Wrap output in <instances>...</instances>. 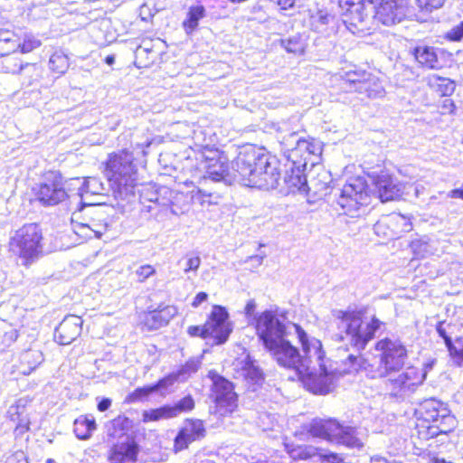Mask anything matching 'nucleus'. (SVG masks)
Segmentation results:
<instances>
[{"label": "nucleus", "instance_id": "7", "mask_svg": "<svg viewBox=\"0 0 463 463\" xmlns=\"http://www.w3.org/2000/svg\"><path fill=\"white\" fill-rule=\"evenodd\" d=\"M78 179H66L58 171L46 173L36 185V200L43 206H55L69 199L73 194V185Z\"/></svg>", "mask_w": 463, "mask_h": 463}, {"label": "nucleus", "instance_id": "32", "mask_svg": "<svg viewBox=\"0 0 463 463\" xmlns=\"http://www.w3.org/2000/svg\"><path fill=\"white\" fill-rule=\"evenodd\" d=\"M335 423L336 420L334 419H315L309 423L307 430L313 437L330 440L335 430Z\"/></svg>", "mask_w": 463, "mask_h": 463}, {"label": "nucleus", "instance_id": "36", "mask_svg": "<svg viewBox=\"0 0 463 463\" xmlns=\"http://www.w3.org/2000/svg\"><path fill=\"white\" fill-rule=\"evenodd\" d=\"M95 430L96 421L92 416H80L74 420L73 431L79 439H89Z\"/></svg>", "mask_w": 463, "mask_h": 463}, {"label": "nucleus", "instance_id": "62", "mask_svg": "<svg viewBox=\"0 0 463 463\" xmlns=\"http://www.w3.org/2000/svg\"><path fill=\"white\" fill-rule=\"evenodd\" d=\"M321 457L328 463H343V458L335 452L324 453Z\"/></svg>", "mask_w": 463, "mask_h": 463}, {"label": "nucleus", "instance_id": "15", "mask_svg": "<svg viewBox=\"0 0 463 463\" xmlns=\"http://www.w3.org/2000/svg\"><path fill=\"white\" fill-rule=\"evenodd\" d=\"M424 380V374L420 375L419 369L411 366L399 373L396 377H389L385 386L390 391L392 396L403 398L414 392L418 386L422 384Z\"/></svg>", "mask_w": 463, "mask_h": 463}, {"label": "nucleus", "instance_id": "49", "mask_svg": "<svg viewBox=\"0 0 463 463\" xmlns=\"http://www.w3.org/2000/svg\"><path fill=\"white\" fill-rule=\"evenodd\" d=\"M168 404L161 406L160 408L150 410L144 412L145 420H158L160 419H170L173 418L170 415Z\"/></svg>", "mask_w": 463, "mask_h": 463}, {"label": "nucleus", "instance_id": "44", "mask_svg": "<svg viewBox=\"0 0 463 463\" xmlns=\"http://www.w3.org/2000/svg\"><path fill=\"white\" fill-rule=\"evenodd\" d=\"M196 440L194 436L191 433V430H187L184 426L177 433L175 438V451H182L188 448L189 444Z\"/></svg>", "mask_w": 463, "mask_h": 463}, {"label": "nucleus", "instance_id": "17", "mask_svg": "<svg viewBox=\"0 0 463 463\" xmlns=\"http://www.w3.org/2000/svg\"><path fill=\"white\" fill-rule=\"evenodd\" d=\"M212 156H205V160L203 162V167L205 169L204 178L215 182L223 181L229 184L232 181L238 182L232 165L231 169L229 167L227 156L221 155L218 151L212 152Z\"/></svg>", "mask_w": 463, "mask_h": 463}, {"label": "nucleus", "instance_id": "48", "mask_svg": "<svg viewBox=\"0 0 463 463\" xmlns=\"http://www.w3.org/2000/svg\"><path fill=\"white\" fill-rule=\"evenodd\" d=\"M154 390L152 385H146L143 387L137 388L134 392L129 393L126 401L130 403H135L138 402H142L144 399L147 398L150 394L154 393Z\"/></svg>", "mask_w": 463, "mask_h": 463}, {"label": "nucleus", "instance_id": "58", "mask_svg": "<svg viewBox=\"0 0 463 463\" xmlns=\"http://www.w3.org/2000/svg\"><path fill=\"white\" fill-rule=\"evenodd\" d=\"M200 367V362L196 359H191L187 361L178 371L177 374L178 376H182L184 374L190 375L191 373H194L197 372V370Z\"/></svg>", "mask_w": 463, "mask_h": 463}, {"label": "nucleus", "instance_id": "10", "mask_svg": "<svg viewBox=\"0 0 463 463\" xmlns=\"http://www.w3.org/2000/svg\"><path fill=\"white\" fill-rule=\"evenodd\" d=\"M42 230L37 223L25 224L11 237L10 250L28 265L42 253Z\"/></svg>", "mask_w": 463, "mask_h": 463}, {"label": "nucleus", "instance_id": "11", "mask_svg": "<svg viewBox=\"0 0 463 463\" xmlns=\"http://www.w3.org/2000/svg\"><path fill=\"white\" fill-rule=\"evenodd\" d=\"M229 314L222 306H214L208 320L203 326H190L187 334L192 337L203 339L213 338V345L224 344L232 332V324L228 320Z\"/></svg>", "mask_w": 463, "mask_h": 463}, {"label": "nucleus", "instance_id": "14", "mask_svg": "<svg viewBox=\"0 0 463 463\" xmlns=\"http://www.w3.org/2000/svg\"><path fill=\"white\" fill-rule=\"evenodd\" d=\"M373 5V24L379 22L383 25L391 26L401 23L411 14L408 0H377Z\"/></svg>", "mask_w": 463, "mask_h": 463}, {"label": "nucleus", "instance_id": "26", "mask_svg": "<svg viewBox=\"0 0 463 463\" xmlns=\"http://www.w3.org/2000/svg\"><path fill=\"white\" fill-rule=\"evenodd\" d=\"M322 153V144L319 140L302 137L297 150V160H301L307 165L317 164Z\"/></svg>", "mask_w": 463, "mask_h": 463}, {"label": "nucleus", "instance_id": "42", "mask_svg": "<svg viewBox=\"0 0 463 463\" xmlns=\"http://www.w3.org/2000/svg\"><path fill=\"white\" fill-rule=\"evenodd\" d=\"M279 42L280 46L289 53L302 54L305 51V43L298 34L286 39H280Z\"/></svg>", "mask_w": 463, "mask_h": 463}, {"label": "nucleus", "instance_id": "5", "mask_svg": "<svg viewBox=\"0 0 463 463\" xmlns=\"http://www.w3.org/2000/svg\"><path fill=\"white\" fill-rule=\"evenodd\" d=\"M294 326L302 345L303 355L300 354L299 350L290 343L288 337H284L272 347L266 349V351L269 352L279 365L298 373L299 371L307 370V362H311L314 350L312 348V341L309 342L305 330L298 325H294Z\"/></svg>", "mask_w": 463, "mask_h": 463}, {"label": "nucleus", "instance_id": "50", "mask_svg": "<svg viewBox=\"0 0 463 463\" xmlns=\"http://www.w3.org/2000/svg\"><path fill=\"white\" fill-rule=\"evenodd\" d=\"M362 75H363V72L362 73H357L355 71L346 72L345 78L344 80H345L344 84L345 86L343 87L345 90V91H350V92L354 91L355 87L360 85V83L363 80Z\"/></svg>", "mask_w": 463, "mask_h": 463}, {"label": "nucleus", "instance_id": "29", "mask_svg": "<svg viewBox=\"0 0 463 463\" xmlns=\"http://www.w3.org/2000/svg\"><path fill=\"white\" fill-rule=\"evenodd\" d=\"M363 80L354 89V92L364 94L369 99L383 97L384 89L379 80L366 72H363Z\"/></svg>", "mask_w": 463, "mask_h": 463}, {"label": "nucleus", "instance_id": "25", "mask_svg": "<svg viewBox=\"0 0 463 463\" xmlns=\"http://www.w3.org/2000/svg\"><path fill=\"white\" fill-rule=\"evenodd\" d=\"M330 441L344 445L351 449H361L364 444L358 438V431L355 427L344 425L336 420L335 430Z\"/></svg>", "mask_w": 463, "mask_h": 463}, {"label": "nucleus", "instance_id": "41", "mask_svg": "<svg viewBox=\"0 0 463 463\" xmlns=\"http://www.w3.org/2000/svg\"><path fill=\"white\" fill-rule=\"evenodd\" d=\"M49 68L58 74L65 73L69 68L68 57L61 51L53 52L49 60Z\"/></svg>", "mask_w": 463, "mask_h": 463}, {"label": "nucleus", "instance_id": "33", "mask_svg": "<svg viewBox=\"0 0 463 463\" xmlns=\"http://www.w3.org/2000/svg\"><path fill=\"white\" fill-rule=\"evenodd\" d=\"M241 368V375L244 380L251 385H260L264 381V374L262 370L255 364V362L248 356L242 361Z\"/></svg>", "mask_w": 463, "mask_h": 463}, {"label": "nucleus", "instance_id": "16", "mask_svg": "<svg viewBox=\"0 0 463 463\" xmlns=\"http://www.w3.org/2000/svg\"><path fill=\"white\" fill-rule=\"evenodd\" d=\"M368 177L373 186L372 194L382 203L394 201L402 196V185L387 172H373Z\"/></svg>", "mask_w": 463, "mask_h": 463}, {"label": "nucleus", "instance_id": "22", "mask_svg": "<svg viewBox=\"0 0 463 463\" xmlns=\"http://www.w3.org/2000/svg\"><path fill=\"white\" fill-rule=\"evenodd\" d=\"M307 165L301 160L291 161L290 166L286 170L283 183L291 193H303L306 194L307 189V176L304 175V170Z\"/></svg>", "mask_w": 463, "mask_h": 463}, {"label": "nucleus", "instance_id": "3", "mask_svg": "<svg viewBox=\"0 0 463 463\" xmlns=\"http://www.w3.org/2000/svg\"><path fill=\"white\" fill-rule=\"evenodd\" d=\"M134 160L133 154L128 150L109 156L106 172L108 182L116 198L126 200L135 194L138 173Z\"/></svg>", "mask_w": 463, "mask_h": 463}, {"label": "nucleus", "instance_id": "54", "mask_svg": "<svg viewBox=\"0 0 463 463\" xmlns=\"http://www.w3.org/2000/svg\"><path fill=\"white\" fill-rule=\"evenodd\" d=\"M19 38L1 41L0 42V55L14 53L19 49Z\"/></svg>", "mask_w": 463, "mask_h": 463}, {"label": "nucleus", "instance_id": "60", "mask_svg": "<svg viewBox=\"0 0 463 463\" xmlns=\"http://www.w3.org/2000/svg\"><path fill=\"white\" fill-rule=\"evenodd\" d=\"M201 264V259L199 256H190L186 260L185 267L184 269V273H188L190 271H196Z\"/></svg>", "mask_w": 463, "mask_h": 463}, {"label": "nucleus", "instance_id": "38", "mask_svg": "<svg viewBox=\"0 0 463 463\" xmlns=\"http://www.w3.org/2000/svg\"><path fill=\"white\" fill-rule=\"evenodd\" d=\"M205 9L203 5L191 6L186 19L183 22V27L187 35L192 34L198 27L199 21L204 17Z\"/></svg>", "mask_w": 463, "mask_h": 463}, {"label": "nucleus", "instance_id": "35", "mask_svg": "<svg viewBox=\"0 0 463 463\" xmlns=\"http://www.w3.org/2000/svg\"><path fill=\"white\" fill-rule=\"evenodd\" d=\"M174 195H177L175 191L169 189L166 186H162L156 192H152L150 197H147V201L154 203L155 205L157 204L170 207L171 213L177 215L178 212L173 207V199L175 198Z\"/></svg>", "mask_w": 463, "mask_h": 463}, {"label": "nucleus", "instance_id": "39", "mask_svg": "<svg viewBox=\"0 0 463 463\" xmlns=\"http://www.w3.org/2000/svg\"><path fill=\"white\" fill-rule=\"evenodd\" d=\"M302 137L298 132H291L284 136L280 141L284 154L289 161L297 160V150Z\"/></svg>", "mask_w": 463, "mask_h": 463}, {"label": "nucleus", "instance_id": "23", "mask_svg": "<svg viewBox=\"0 0 463 463\" xmlns=\"http://www.w3.org/2000/svg\"><path fill=\"white\" fill-rule=\"evenodd\" d=\"M311 25L321 33L330 34L341 31L340 18L326 9H319L311 15Z\"/></svg>", "mask_w": 463, "mask_h": 463}, {"label": "nucleus", "instance_id": "53", "mask_svg": "<svg viewBox=\"0 0 463 463\" xmlns=\"http://www.w3.org/2000/svg\"><path fill=\"white\" fill-rule=\"evenodd\" d=\"M178 378L179 376L177 373H170L151 385L154 392H156L173 385L178 380Z\"/></svg>", "mask_w": 463, "mask_h": 463}, {"label": "nucleus", "instance_id": "13", "mask_svg": "<svg viewBox=\"0 0 463 463\" xmlns=\"http://www.w3.org/2000/svg\"><path fill=\"white\" fill-rule=\"evenodd\" d=\"M286 317L279 316L276 310H265L255 317L256 334L265 350L288 337Z\"/></svg>", "mask_w": 463, "mask_h": 463}, {"label": "nucleus", "instance_id": "37", "mask_svg": "<svg viewBox=\"0 0 463 463\" xmlns=\"http://www.w3.org/2000/svg\"><path fill=\"white\" fill-rule=\"evenodd\" d=\"M455 426L456 419L451 414L450 411H449L444 417H440L437 423H433L428 427V433L431 438H434L439 434H448L451 432Z\"/></svg>", "mask_w": 463, "mask_h": 463}, {"label": "nucleus", "instance_id": "43", "mask_svg": "<svg viewBox=\"0 0 463 463\" xmlns=\"http://www.w3.org/2000/svg\"><path fill=\"white\" fill-rule=\"evenodd\" d=\"M21 361L23 364H28V370H23V373L27 374L43 361V354L37 350H29L22 354Z\"/></svg>", "mask_w": 463, "mask_h": 463}, {"label": "nucleus", "instance_id": "34", "mask_svg": "<svg viewBox=\"0 0 463 463\" xmlns=\"http://www.w3.org/2000/svg\"><path fill=\"white\" fill-rule=\"evenodd\" d=\"M384 224L392 229L393 236H400L412 229L411 219L401 213H392L384 220Z\"/></svg>", "mask_w": 463, "mask_h": 463}, {"label": "nucleus", "instance_id": "31", "mask_svg": "<svg viewBox=\"0 0 463 463\" xmlns=\"http://www.w3.org/2000/svg\"><path fill=\"white\" fill-rule=\"evenodd\" d=\"M132 427L133 421L129 418L119 415L107 425L108 436L122 440L124 437H131L128 432Z\"/></svg>", "mask_w": 463, "mask_h": 463}, {"label": "nucleus", "instance_id": "6", "mask_svg": "<svg viewBox=\"0 0 463 463\" xmlns=\"http://www.w3.org/2000/svg\"><path fill=\"white\" fill-rule=\"evenodd\" d=\"M373 3L367 0H340L341 31L346 29L354 34L369 33L373 26Z\"/></svg>", "mask_w": 463, "mask_h": 463}, {"label": "nucleus", "instance_id": "45", "mask_svg": "<svg viewBox=\"0 0 463 463\" xmlns=\"http://www.w3.org/2000/svg\"><path fill=\"white\" fill-rule=\"evenodd\" d=\"M150 48L138 46L135 51V65L137 68H147L154 62Z\"/></svg>", "mask_w": 463, "mask_h": 463}, {"label": "nucleus", "instance_id": "9", "mask_svg": "<svg viewBox=\"0 0 463 463\" xmlns=\"http://www.w3.org/2000/svg\"><path fill=\"white\" fill-rule=\"evenodd\" d=\"M371 196L362 177L351 178L341 189L336 203L344 214L355 218L364 213L371 203Z\"/></svg>", "mask_w": 463, "mask_h": 463}, {"label": "nucleus", "instance_id": "30", "mask_svg": "<svg viewBox=\"0 0 463 463\" xmlns=\"http://www.w3.org/2000/svg\"><path fill=\"white\" fill-rule=\"evenodd\" d=\"M0 70L5 73L17 74L24 71H35L36 65L33 63H23L17 56L11 53L0 55Z\"/></svg>", "mask_w": 463, "mask_h": 463}, {"label": "nucleus", "instance_id": "47", "mask_svg": "<svg viewBox=\"0 0 463 463\" xmlns=\"http://www.w3.org/2000/svg\"><path fill=\"white\" fill-rule=\"evenodd\" d=\"M19 50L22 53H28L39 48L42 41L31 33L24 34L22 42L19 41Z\"/></svg>", "mask_w": 463, "mask_h": 463}, {"label": "nucleus", "instance_id": "20", "mask_svg": "<svg viewBox=\"0 0 463 463\" xmlns=\"http://www.w3.org/2000/svg\"><path fill=\"white\" fill-rule=\"evenodd\" d=\"M177 314L175 306L159 304L156 307H148L145 315L144 324L149 330H156L168 325L170 320Z\"/></svg>", "mask_w": 463, "mask_h": 463}, {"label": "nucleus", "instance_id": "19", "mask_svg": "<svg viewBox=\"0 0 463 463\" xmlns=\"http://www.w3.org/2000/svg\"><path fill=\"white\" fill-rule=\"evenodd\" d=\"M81 329V317L69 315L55 328L54 340L61 345H70L80 335Z\"/></svg>", "mask_w": 463, "mask_h": 463}, {"label": "nucleus", "instance_id": "12", "mask_svg": "<svg viewBox=\"0 0 463 463\" xmlns=\"http://www.w3.org/2000/svg\"><path fill=\"white\" fill-rule=\"evenodd\" d=\"M208 378L212 381L211 398L214 403L213 413L225 416L235 411L238 406V394L232 382L211 370Z\"/></svg>", "mask_w": 463, "mask_h": 463}, {"label": "nucleus", "instance_id": "64", "mask_svg": "<svg viewBox=\"0 0 463 463\" xmlns=\"http://www.w3.org/2000/svg\"><path fill=\"white\" fill-rule=\"evenodd\" d=\"M111 400L109 398H102L98 403V410L101 412L106 411L111 406Z\"/></svg>", "mask_w": 463, "mask_h": 463}, {"label": "nucleus", "instance_id": "21", "mask_svg": "<svg viewBox=\"0 0 463 463\" xmlns=\"http://www.w3.org/2000/svg\"><path fill=\"white\" fill-rule=\"evenodd\" d=\"M449 411L446 403L435 398H430L419 403L415 414L419 420L433 424L437 423L440 417H444Z\"/></svg>", "mask_w": 463, "mask_h": 463}, {"label": "nucleus", "instance_id": "56", "mask_svg": "<svg viewBox=\"0 0 463 463\" xmlns=\"http://www.w3.org/2000/svg\"><path fill=\"white\" fill-rule=\"evenodd\" d=\"M446 0H416L418 6L425 12L440 8Z\"/></svg>", "mask_w": 463, "mask_h": 463}, {"label": "nucleus", "instance_id": "28", "mask_svg": "<svg viewBox=\"0 0 463 463\" xmlns=\"http://www.w3.org/2000/svg\"><path fill=\"white\" fill-rule=\"evenodd\" d=\"M412 54L417 62L423 68L439 69L441 67L434 47L420 45L413 49Z\"/></svg>", "mask_w": 463, "mask_h": 463}, {"label": "nucleus", "instance_id": "40", "mask_svg": "<svg viewBox=\"0 0 463 463\" xmlns=\"http://www.w3.org/2000/svg\"><path fill=\"white\" fill-rule=\"evenodd\" d=\"M429 83L430 86L436 88V90L441 96L449 97L455 90L456 84L453 80L433 75L430 78Z\"/></svg>", "mask_w": 463, "mask_h": 463}, {"label": "nucleus", "instance_id": "4", "mask_svg": "<svg viewBox=\"0 0 463 463\" xmlns=\"http://www.w3.org/2000/svg\"><path fill=\"white\" fill-rule=\"evenodd\" d=\"M314 350L311 362H307V370L299 371L306 388L314 394L325 395L331 392L335 387V373L328 368L325 362V353L319 340H312Z\"/></svg>", "mask_w": 463, "mask_h": 463}, {"label": "nucleus", "instance_id": "18", "mask_svg": "<svg viewBox=\"0 0 463 463\" xmlns=\"http://www.w3.org/2000/svg\"><path fill=\"white\" fill-rule=\"evenodd\" d=\"M139 446L134 437H124L114 443L108 451L109 463H136Z\"/></svg>", "mask_w": 463, "mask_h": 463}, {"label": "nucleus", "instance_id": "24", "mask_svg": "<svg viewBox=\"0 0 463 463\" xmlns=\"http://www.w3.org/2000/svg\"><path fill=\"white\" fill-rule=\"evenodd\" d=\"M75 179H78L79 182H75V185H73V192L75 191V194L80 197V202H83L89 194L105 195L109 191V188L106 187V184L99 177L89 176L83 179L76 177Z\"/></svg>", "mask_w": 463, "mask_h": 463}, {"label": "nucleus", "instance_id": "27", "mask_svg": "<svg viewBox=\"0 0 463 463\" xmlns=\"http://www.w3.org/2000/svg\"><path fill=\"white\" fill-rule=\"evenodd\" d=\"M331 177L327 172L321 170L307 182L306 194L314 199L320 200L328 194Z\"/></svg>", "mask_w": 463, "mask_h": 463}, {"label": "nucleus", "instance_id": "55", "mask_svg": "<svg viewBox=\"0 0 463 463\" xmlns=\"http://www.w3.org/2000/svg\"><path fill=\"white\" fill-rule=\"evenodd\" d=\"M155 273V268L148 264L138 267L135 271V275L137 276L138 282H144L146 279L153 276Z\"/></svg>", "mask_w": 463, "mask_h": 463}, {"label": "nucleus", "instance_id": "52", "mask_svg": "<svg viewBox=\"0 0 463 463\" xmlns=\"http://www.w3.org/2000/svg\"><path fill=\"white\" fill-rule=\"evenodd\" d=\"M443 326L444 322H439L436 326V331L438 335L444 340L448 352L450 354L452 352H456V343H454L452 338L447 334V331Z\"/></svg>", "mask_w": 463, "mask_h": 463}, {"label": "nucleus", "instance_id": "63", "mask_svg": "<svg viewBox=\"0 0 463 463\" xmlns=\"http://www.w3.org/2000/svg\"><path fill=\"white\" fill-rule=\"evenodd\" d=\"M208 298V295L207 293L205 292H199L198 294H196V296L194 297L193 302H192V306L194 307H198L203 302L206 301Z\"/></svg>", "mask_w": 463, "mask_h": 463}, {"label": "nucleus", "instance_id": "57", "mask_svg": "<svg viewBox=\"0 0 463 463\" xmlns=\"http://www.w3.org/2000/svg\"><path fill=\"white\" fill-rule=\"evenodd\" d=\"M445 38L451 42H459L463 39V21L446 33Z\"/></svg>", "mask_w": 463, "mask_h": 463}, {"label": "nucleus", "instance_id": "46", "mask_svg": "<svg viewBox=\"0 0 463 463\" xmlns=\"http://www.w3.org/2000/svg\"><path fill=\"white\" fill-rule=\"evenodd\" d=\"M168 408L171 412L170 415L174 418L182 412L192 411L194 408V401L192 395H186L176 402L174 405H168Z\"/></svg>", "mask_w": 463, "mask_h": 463}, {"label": "nucleus", "instance_id": "61", "mask_svg": "<svg viewBox=\"0 0 463 463\" xmlns=\"http://www.w3.org/2000/svg\"><path fill=\"white\" fill-rule=\"evenodd\" d=\"M441 109H442V112H441L442 114H453L456 109V106L451 99H449V97H446L442 100Z\"/></svg>", "mask_w": 463, "mask_h": 463}, {"label": "nucleus", "instance_id": "51", "mask_svg": "<svg viewBox=\"0 0 463 463\" xmlns=\"http://www.w3.org/2000/svg\"><path fill=\"white\" fill-rule=\"evenodd\" d=\"M185 427L191 430L196 439H203L205 436L206 430L201 420H188Z\"/></svg>", "mask_w": 463, "mask_h": 463}, {"label": "nucleus", "instance_id": "59", "mask_svg": "<svg viewBox=\"0 0 463 463\" xmlns=\"http://www.w3.org/2000/svg\"><path fill=\"white\" fill-rule=\"evenodd\" d=\"M455 343L458 345V347L456 345V352H452L450 354V357L453 359L454 363L458 366L463 365V338L462 337H457L455 339Z\"/></svg>", "mask_w": 463, "mask_h": 463}, {"label": "nucleus", "instance_id": "8", "mask_svg": "<svg viewBox=\"0 0 463 463\" xmlns=\"http://www.w3.org/2000/svg\"><path fill=\"white\" fill-rule=\"evenodd\" d=\"M83 213L80 222H75V232L86 238L100 239L108 231L109 215L99 203L80 202L78 211L72 213V220L80 219V213Z\"/></svg>", "mask_w": 463, "mask_h": 463}, {"label": "nucleus", "instance_id": "2", "mask_svg": "<svg viewBox=\"0 0 463 463\" xmlns=\"http://www.w3.org/2000/svg\"><path fill=\"white\" fill-rule=\"evenodd\" d=\"M232 169L242 185L261 190L279 186L280 163L262 148L254 146L241 147L232 160Z\"/></svg>", "mask_w": 463, "mask_h": 463}, {"label": "nucleus", "instance_id": "1", "mask_svg": "<svg viewBox=\"0 0 463 463\" xmlns=\"http://www.w3.org/2000/svg\"><path fill=\"white\" fill-rule=\"evenodd\" d=\"M334 316L338 320V333L335 338L341 343L337 347L338 355L341 357L346 353L341 362L347 366L349 373L364 371L370 378H385L404 367L408 349L399 338L384 337L377 341L373 363L361 355L383 324L376 317L365 322L354 310H336Z\"/></svg>", "mask_w": 463, "mask_h": 463}]
</instances>
